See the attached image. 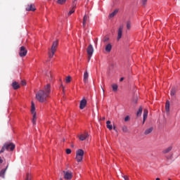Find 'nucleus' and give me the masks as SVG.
Wrapping results in <instances>:
<instances>
[{
    "mask_svg": "<svg viewBox=\"0 0 180 180\" xmlns=\"http://www.w3.org/2000/svg\"><path fill=\"white\" fill-rule=\"evenodd\" d=\"M51 86L50 84H46L44 87V90H39L36 94V99L41 103L44 102H47V99L50 96V92H51Z\"/></svg>",
    "mask_w": 180,
    "mask_h": 180,
    "instance_id": "obj_1",
    "label": "nucleus"
},
{
    "mask_svg": "<svg viewBox=\"0 0 180 180\" xmlns=\"http://www.w3.org/2000/svg\"><path fill=\"white\" fill-rule=\"evenodd\" d=\"M57 47H58V40L54 41L51 49H49L48 54L49 58L54 57V54H56V51H57Z\"/></svg>",
    "mask_w": 180,
    "mask_h": 180,
    "instance_id": "obj_2",
    "label": "nucleus"
},
{
    "mask_svg": "<svg viewBox=\"0 0 180 180\" xmlns=\"http://www.w3.org/2000/svg\"><path fill=\"white\" fill-rule=\"evenodd\" d=\"M31 113L32 115V124H36V120L37 117H36V107L33 101L31 102Z\"/></svg>",
    "mask_w": 180,
    "mask_h": 180,
    "instance_id": "obj_3",
    "label": "nucleus"
},
{
    "mask_svg": "<svg viewBox=\"0 0 180 180\" xmlns=\"http://www.w3.org/2000/svg\"><path fill=\"white\" fill-rule=\"evenodd\" d=\"M84 159V150L82 149H78L76 151V160L78 162H81Z\"/></svg>",
    "mask_w": 180,
    "mask_h": 180,
    "instance_id": "obj_4",
    "label": "nucleus"
},
{
    "mask_svg": "<svg viewBox=\"0 0 180 180\" xmlns=\"http://www.w3.org/2000/svg\"><path fill=\"white\" fill-rule=\"evenodd\" d=\"M87 54L89 56V61L91 60V57L94 54V46L92 44L89 45L86 49Z\"/></svg>",
    "mask_w": 180,
    "mask_h": 180,
    "instance_id": "obj_5",
    "label": "nucleus"
},
{
    "mask_svg": "<svg viewBox=\"0 0 180 180\" xmlns=\"http://www.w3.org/2000/svg\"><path fill=\"white\" fill-rule=\"evenodd\" d=\"M26 54H27V50L25 46H21L19 52L20 57H26Z\"/></svg>",
    "mask_w": 180,
    "mask_h": 180,
    "instance_id": "obj_6",
    "label": "nucleus"
},
{
    "mask_svg": "<svg viewBox=\"0 0 180 180\" xmlns=\"http://www.w3.org/2000/svg\"><path fill=\"white\" fill-rule=\"evenodd\" d=\"M64 174V178L65 179H68L70 180L72 178V172H70V171H63V172Z\"/></svg>",
    "mask_w": 180,
    "mask_h": 180,
    "instance_id": "obj_7",
    "label": "nucleus"
},
{
    "mask_svg": "<svg viewBox=\"0 0 180 180\" xmlns=\"http://www.w3.org/2000/svg\"><path fill=\"white\" fill-rule=\"evenodd\" d=\"M122 34H123V25H121L118 28L117 40L119 41L120 39H121Z\"/></svg>",
    "mask_w": 180,
    "mask_h": 180,
    "instance_id": "obj_8",
    "label": "nucleus"
},
{
    "mask_svg": "<svg viewBox=\"0 0 180 180\" xmlns=\"http://www.w3.org/2000/svg\"><path fill=\"white\" fill-rule=\"evenodd\" d=\"M6 146V150L13 151L15 150V145L13 143H6L4 144Z\"/></svg>",
    "mask_w": 180,
    "mask_h": 180,
    "instance_id": "obj_9",
    "label": "nucleus"
},
{
    "mask_svg": "<svg viewBox=\"0 0 180 180\" xmlns=\"http://www.w3.org/2000/svg\"><path fill=\"white\" fill-rule=\"evenodd\" d=\"M86 99L83 98L81 101H80V104H79V109L82 110L85 108V106H86Z\"/></svg>",
    "mask_w": 180,
    "mask_h": 180,
    "instance_id": "obj_10",
    "label": "nucleus"
},
{
    "mask_svg": "<svg viewBox=\"0 0 180 180\" xmlns=\"http://www.w3.org/2000/svg\"><path fill=\"white\" fill-rule=\"evenodd\" d=\"M26 11H27L28 12L30 11H36V7H34V4H28L26 7Z\"/></svg>",
    "mask_w": 180,
    "mask_h": 180,
    "instance_id": "obj_11",
    "label": "nucleus"
},
{
    "mask_svg": "<svg viewBox=\"0 0 180 180\" xmlns=\"http://www.w3.org/2000/svg\"><path fill=\"white\" fill-rule=\"evenodd\" d=\"M89 77V75L88 74V71L84 72L83 81L85 85H86V84L88 83Z\"/></svg>",
    "mask_w": 180,
    "mask_h": 180,
    "instance_id": "obj_12",
    "label": "nucleus"
},
{
    "mask_svg": "<svg viewBox=\"0 0 180 180\" xmlns=\"http://www.w3.org/2000/svg\"><path fill=\"white\" fill-rule=\"evenodd\" d=\"M89 20V16H88V15H86V14H85L83 18V22H82L83 27H85V26L86 25V22Z\"/></svg>",
    "mask_w": 180,
    "mask_h": 180,
    "instance_id": "obj_13",
    "label": "nucleus"
},
{
    "mask_svg": "<svg viewBox=\"0 0 180 180\" xmlns=\"http://www.w3.org/2000/svg\"><path fill=\"white\" fill-rule=\"evenodd\" d=\"M9 165H7L5 169H1L0 172V176L1 178H5V173L6 172V169H8Z\"/></svg>",
    "mask_w": 180,
    "mask_h": 180,
    "instance_id": "obj_14",
    "label": "nucleus"
},
{
    "mask_svg": "<svg viewBox=\"0 0 180 180\" xmlns=\"http://www.w3.org/2000/svg\"><path fill=\"white\" fill-rule=\"evenodd\" d=\"M88 133L87 132H85L84 134H81L79 136V139L81 141H84V140H85L87 137H88Z\"/></svg>",
    "mask_w": 180,
    "mask_h": 180,
    "instance_id": "obj_15",
    "label": "nucleus"
},
{
    "mask_svg": "<svg viewBox=\"0 0 180 180\" xmlns=\"http://www.w3.org/2000/svg\"><path fill=\"white\" fill-rule=\"evenodd\" d=\"M148 116V110H143V124L146 122L147 117Z\"/></svg>",
    "mask_w": 180,
    "mask_h": 180,
    "instance_id": "obj_16",
    "label": "nucleus"
},
{
    "mask_svg": "<svg viewBox=\"0 0 180 180\" xmlns=\"http://www.w3.org/2000/svg\"><path fill=\"white\" fill-rule=\"evenodd\" d=\"M12 86L13 89H19V88H20V85H19V83H18L17 82H13L12 83Z\"/></svg>",
    "mask_w": 180,
    "mask_h": 180,
    "instance_id": "obj_17",
    "label": "nucleus"
},
{
    "mask_svg": "<svg viewBox=\"0 0 180 180\" xmlns=\"http://www.w3.org/2000/svg\"><path fill=\"white\" fill-rule=\"evenodd\" d=\"M117 12H119V10L115 9L112 13H110L109 18H115V16H116V15H117Z\"/></svg>",
    "mask_w": 180,
    "mask_h": 180,
    "instance_id": "obj_18",
    "label": "nucleus"
},
{
    "mask_svg": "<svg viewBox=\"0 0 180 180\" xmlns=\"http://www.w3.org/2000/svg\"><path fill=\"white\" fill-rule=\"evenodd\" d=\"M105 51L107 53H110V51H112V44H108L105 46Z\"/></svg>",
    "mask_w": 180,
    "mask_h": 180,
    "instance_id": "obj_19",
    "label": "nucleus"
},
{
    "mask_svg": "<svg viewBox=\"0 0 180 180\" xmlns=\"http://www.w3.org/2000/svg\"><path fill=\"white\" fill-rule=\"evenodd\" d=\"M170 95L171 96H175L176 95V89L175 87H172L170 91Z\"/></svg>",
    "mask_w": 180,
    "mask_h": 180,
    "instance_id": "obj_20",
    "label": "nucleus"
},
{
    "mask_svg": "<svg viewBox=\"0 0 180 180\" xmlns=\"http://www.w3.org/2000/svg\"><path fill=\"white\" fill-rule=\"evenodd\" d=\"M153 130H154V128L150 127L149 129H147L145 130L144 134L147 136L148 134H150V133H152Z\"/></svg>",
    "mask_w": 180,
    "mask_h": 180,
    "instance_id": "obj_21",
    "label": "nucleus"
},
{
    "mask_svg": "<svg viewBox=\"0 0 180 180\" xmlns=\"http://www.w3.org/2000/svg\"><path fill=\"white\" fill-rule=\"evenodd\" d=\"M165 110L167 113H169V101H167L165 104Z\"/></svg>",
    "mask_w": 180,
    "mask_h": 180,
    "instance_id": "obj_22",
    "label": "nucleus"
},
{
    "mask_svg": "<svg viewBox=\"0 0 180 180\" xmlns=\"http://www.w3.org/2000/svg\"><path fill=\"white\" fill-rule=\"evenodd\" d=\"M172 150V146H169L167 148L163 150L162 153L163 154H168V153H169V151H171Z\"/></svg>",
    "mask_w": 180,
    "mask_h": 180,
    "instance_id": "obj_23",
    "label": "nucleus"
},
{
    "mask_svg": "<svg viewBox=\"0 0 180 180\" xmlns=\"http://www.w3.org/2000/svg\"><path fill=\"white\" fill-rule=\"evenodd\" d=\"M6 162L2 159V158L0 157V169L3 168L4 165H5V163Z\"/></svg>",
    "mask_w": 180,
    "mask_h": 180,
    "instance_id": "obj_24",
    "label": "nucleus"
},
{
    "mask_svg": "<svg viewBox=\"0 0 180 180\" xmlns=\"http://www.w3.org/2000/svg\"><path fill=\"white\" fill-rule=\"evenodd\" d=\"M107 124V129H108L109 130H112V129H113V126H112V124H110V121H107L106 122Z\"/></svg>",
    "mask_w": 180,
    "mask_h": 180,
    "instance_id": "obj_25",
    "label": "nucleus"
},
{
    "mask_svg": "<svg viewBox=\"0 0 180 180\" xmlns=\"http://www.w3.org/2000/svg\"><path fill=\"white\" fill-rule=\"evenodd\" d=\"M122 130L124 133H129V129L127 126L122 127Z\"/></svg>",
    "mask_w": 180,
    "mask_h": 180,
    "instance_id": "obj_26",
    "label": "nucleus"
},
{
    "mask_svg": "<svg viewBox=\"0 0 180 180\" xmlns=\"http://www.w3.org/2000/svg\"><path fill=\"white\" fill-rule=\"evenodd\" d=\"M142 113H143V108L140 107V108H139V110H138L137 113H136V116L139 117V116H140Z\"/></svg>",
    "mask_w": 180,
    "mask_h": 180,
    "instance_id": "obj_27",
    "label": "nucleus"
},
{
    "mask_svg": "<svg viewBox=\"0 0 180 180\" xmlns=\"http://www.w3.org/2000/svg\"><path fill=\"white\" fill-rule=\"evenodd\" d=\"M65 2H67V0H58L57 1V4H58L59 5H64V4H65Z\"/></svg>",
    "mask_w": 180,
    "mask_h": 180,
    "instance_id": "obj_28",
    "label": "nucleus"
},
{
    "mask_svg": "<svg viewBox=\"0 0 180 180\" xmlns=\"http://www.w3.org/2000/svg\"><path fill=\"white\" fill-rule=\"evenodd\" d=\"M25 180H32V174H30V173H27Z\"/></svg>",
    "mask_w": 180,
    "mask_h": 180,
    "instance_id": "obj_29",
    "label": "nucleus"
},
{
    "mask_svg": "<svg viewBox=\"0 0 180 180\" xmlns=\"http://www.w3.org/2000/svg\"><path fill=\"white\" fill-rule=\"evenodd\" d=\"M112 91L114 92H116V91H117V88H118L117 84H112Z\"/></svg>",
    "mask_w": 180,
    "mask_h": 180,
    "instance_id": "obj_30",
    "label": "nucleus"
},
{
    "mask_svg": "<svg viewBox=\"0 0 180 180\" xmlns=\"http://www.w3.org/2000/svg\"><path fill=\"white\" fill-rule=\"evenodd\" d=\"M131 27V22H130V21H128L127 22V28L128 29V30H130Z\"/></svg>",
    "mask_w": 180,
    "mask_h": 180,
    "instance_id": "obj_31",
    "label": "nucleus"
},
{
    "mask_svg": "<svg viewBox=\"0 0 180 180\" xmlns=\"http://www.w3.org/2000/svg\"><path fill=\"white\" fill-rule=\"evenodd\" d=\"M5 150H6V146L4 144V146L1 148V150H0V154H2V153H4Z\"/></svg>",
    "mask_w": 180,
    "mask_h": 180,
    "instance_id": "obj_32",
    "label": "nucleus"
},
{
    "mask_svg": "<svg viewBox=\"0 0 180 180\" xmlns=\"http://www.w3.org/2000/svg\"><path fill=\"white\" fill-rule=\"evenodd\" d=\"M74 12H75V6H73L72 9L70 11H69L68 15H72V13H74Z\"/></svg>",
    "mask_w": 180,
    "mask_h": 180,
    "instance_id": "obj_33",
    "label": "nucleus"
},
{
    "mask_svg": "<svg viewBox=\"0 0 180 180\" xmlns=\"http://www.w3.org/2000/svg\"><path fill=\"white\" fill-rule=\"evenodd\" d=\"M65 81H66V82L68 84V83H70V82H71V77H70V76H68L67 77H66V79H65Z\"/></svg>",
    "mask_w": 180,
    "mask_h": 180,
    "instance_id": "obj_34",
    "label": "nucleus"
},
{
    "mask_svg": "<svg viewBox=\"0 0 180 180\" xmlns=\"http://www.w3.org/2000/svg\"><path fill=\"white\" fill-rule=\"evenodd\" d=\"M103 41L104 43H107V41H109V37H105L103 38Z\"/></svg>",
    "mask_w": 180,
    "mask_h": 180,
    "instance_id": "obj_35",
    "label": "nucleus"
},
{
    "mask_svg": "<svg viewBox=\"0 0 180 180\" xmlns=\"http://www.w3.org/2000/svg\"><path fill=\"white\" fill-rule=\"evenodd\" d=\"M129 120H130V117L129 115H127L125 118H124V122H129Z\"/></svg>",
    "mask_w": 180,
    "mask_h": 180,
    "instance_id": "obj_36",
    "label": "nucleus"
},
{
    "mask_svg": "<svg viewBox=\"0 0 180 180\" xmlns=\"http://www.w3.org/2000/svg\"><path fill=\"white\" fill-rule=\"evenodd\" d=\"M71 153V149L68 148L66 149V154H70Z\"/></svg>",
    "mask_w": 180,
    "mask_h": 180,
    "instance_id": "obj_37",
    "label": "nucleus"
},
{
    "mask_svg": "<svg viewBox=\"0 0 180 180\" xmlns=\"http://www.w3.org/2000/svg\"><path fill=\"white\" fill-rule=\"evenodd\" d=\"M122 178H124V180H129V176H127L126 175H123Z\"/></svg>",
    "mask_w": 180,
    "mask_h": 180,
    "instance_id": "obj_38",
    "label": "nucleus"
},
{
    "mask_svg": "<svg viewBox=\"0 0 180 180\" xmlns=\"http://www.w3.org/2000/svg\"><path fill=\"white\" fill-rule=\"evenodd\" d=\"M147 4V0H142V5H146Z\"/></svg>",
    "mask_w": 180,
    "mask_h": 180,
    "instance_id": "obj_39",
    "label": "nucleus"
},
{
    "mask_svg": "<svg viewBox=\"0 0 180 180\" xmlns=\"http://www.w3.org/2000/svg\"><path fill=\"white\" fill-rule=\"evenodd\" d=\"M21 84L22 86H25V85H26V82L22 80V81H21Z\"/></svg>",
    "mask_w": 180,
    "mask_h": 180,
    "instance_id": "obj_40",
    "label": "nucleus"
},
{
    "mask_svg": "<svg viewBox=\"0 0 180 180\" xmlns=\"http://www.w3.org/2000/svg\"><path fill=\"white\" fill-rule=\"evenodd\" d=\"M113 130H115V131H117V129H116L115 126L113 127Z\"/></svg>",
    "mask_w": 180,
    "mask_h": 180,
    "instance_id": "obj_41",
    "label": "nucleus"
},
{
    "mask_svg": "<svg viewBox=\"0 0 180 180\" xmlns=\"http://www.w3.org/2000/svg\"><path fill=\"white\" fill-rule=\"evenodd\" d=\"M123 79H124V78H123V77H122L121 79H120V82H122V81H123Z\"/></svg>",
    "mask_w": 180,
    "mask_h": 180,
    "instance_id": "obj_42",
    "label": "nucleus"
},
{
    "mask_svg": "<svg viewBox=\"0 0 180 180\" xmlns=\"http://www.w3.org/2000/svg\"><path fill=\"white\" fill-rule=\"evenodd\" d=\"M102 120H105V117H103L102 118Z\"/></svg>",
    "mask_w": 180,
    "mask_h": 180,
    "instance_id": "obj_43",
    "label": "nucleus"
},
{
    "mask_svg": "<svg viewBox=\"0 0 180 180\" xmlns=\"http://www.w3.org/2000/svg\"><path fill=\"white\" fill-rule=\"evenodd\" d=\"M155 180H160V178H156V179H155Z\"/></svg>",
    "mask_w": 180,
    "mask_h": 180,
    "instance_id": "obj_44",
    "label": "nucleus"
},
{
    "mask_svg": "<svg viewBox=\"0 0 180 180\" xmlns=\"http://www.w3.org/2000/svg\"><path fill=\"white\" fill-rule=\"evenodd\" d=\"M103 89V94L105 93V90L103 89Z\"/></svg>",
    "mask_w": 180,
    "mask_h": 180,
    "instance_id": "obj_45",
    "label": "nucleus"
},
{
    "mask_svg": "<svg viewBox=\"0 0 180 180\" xmlns=\"http://www.w3.org/2000/svg\"><path fill=\"white\" fill-rule=\"evenodd\" d=\"M75 1H77V0H74V1H73V2H75Z\"/></svg>",
    "mask_w": 180,
    "mask_h": 180,
    "instance_id": "obj_46",
    "label": "nucleus"
},
{
    "mask_svg": "<svg viewBox=\"0 0 180 180\" xmlns=\"http://www.w3.org/2000/svg\"><path fill=\"white\" fill-rule=\"evenodd\" d=\"M168 180H171V179H169Z\"/></svg>",
    "mask_w": 180,
    "mask_h": 180,
    "instance_id": "obj_47",
    "label": "nucleus"
}]
</instances>
